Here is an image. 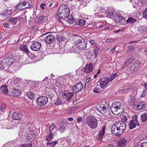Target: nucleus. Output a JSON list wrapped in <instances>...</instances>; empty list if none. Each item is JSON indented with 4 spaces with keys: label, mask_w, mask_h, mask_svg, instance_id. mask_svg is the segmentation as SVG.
<instances>
[{
    "label": "nucleus",
    "mask_w": 147,
    "mask_h": 147,
    "mask_svg": "<svg viewBox=\"0 0 147 147\" xmlns=\"http://www.w3.org/2000/svg\"><path fill=\"white\" fill-rule=\"evenodd\" d=\"M126 127L125 123L122 121L115 122L111 127V131L114 135L118 136L122 135L125 131Z\"/></svg>",
    "instance_id": "nucleus-1"
},
{
    "label": "nucleus",
    "mask_w": 147,
    "mask_h": 147,
    "mask_svg": "<svg viewBox=\"0 0 147 147\" xmlns=\"http://www.w3.org/2000/svg\"><path fill=\"white\" fill-rule=\"evenodd\" d=\"M110 110L111 112L114 115H121L124 111V107L123 105L120 102H115L111 106Z\"/></svg>",
    "instance_id": "nucleus-2"
},
{
    "label": "nucleus",
    "mask_w": 147,
    "mask_h": 147,
    "mask_svg": "<svg viewBox=\"0 0 147 147\" xmlns=\"http://www.w3.org/2000/svg\"><path fill=\"white\" fill-rule=\"evenodd\" d=\"M69 9L66 5H61L58 8V12L57 14L60 16V18H66L69 13Z\"/></svg>",
    "instance_id": "nucleus-3"
},
{
    "label": "nucleus",
    "mask_w": 147,
    "mask_h": 147,
    "mask_svg": "<svg viewBox=\"0 0 147 147\" xmlns=\"http://www.w3.org/2000/svg\"><path fill=\"white\" fill-rule=\"evenodd\" d=\"M86 123L89 127L92 129H95L98 126V120L96 117L89 115L86 119Z\"/></svg>",
    "instance_id": "nucleus-4"
},
{
    "label": "nucleus",
    "mask_w": 147,
    "mask_h": 147,
    "mask_svg": "<svg viewBox=\"0 0 147 147\" xmlns=\"http://www.w3.org/2000/svg\"><path fill=\"white\" fill-rule=\"evenodd\" d=\"M15 61V60L11 57H8L3 59L0 61L1 63V65L2 68L5 70L11 65H12Z\"/></svg>",
    "instance_id": "nucleus-5"
},
{
    "label": "nucleus",
    "mask_w": 147,
    "mask_h": 147,
    "mask_svg": "<svg viewBox=\"0 0 147 147\" xmlns=\"http://www.w3.org/2000/svg\"><path fill=\"white\" fill-rule=\"evenodd\" d=\"M75 45L79 49L85 50L86 48L87 42L83 38L79 37L76 41Z\"/></svg>",
    "instance_id": "nucleus-6"
},
{
    "label": "nucleus",
    "mask_w": 147,
    "mask_h": 147,
    "mask_svg": "<svg viewBox=\"0 0 147 147\" xmlns=\"http://www.w3.org/2000/svg\"><path fill=\"white\" fill-rule=\"evenodd\" d=\"M109 105L108 104L105 103L104 104H101L97 106L96 109L102 114H106L109 111Z\"/></svg>",
    "instance_id": "nucleus-7"
},
{
    "label": "nucleus",
    "mask_w": 147,
    "mask_h": 147,
    "mask_svg": "<svg viewBox=\"0 0 147 147\" xmlns=\"http://www.w3.org/2000/svg\"><path fill=\"white\" fill-rule=\"evenodd\" d=\"M55 125L54 123H52L50 126L49 129V133L48 135L46 136V140L47 141L49 142L51 141L53 138L54 133H55L56 130L55 129Z\"/></svg>",
    "instance_id": "nucleus-8"
},
{
    "label": "nucleus",
    "mask_w": 147,
    "mask_h": 147,
    "mask_svg": "<svg viewBox=\"0 0 147 147\" xmlns=\"http://www.w3.org/2000/svg\"><path fill=\"white\" fill-rule=\"evenodd\" d=\"M37 104L39 106L45 105L48 101V98L45 96H41L37 98L36 100Z\"/></svg>",
    "instance_id": "nucleus-9"
},
{
    "label": "nucleus",
    "mask_w": 147,
    "mask_h": 147,
    "mask_svg": "<svg viewBox=\"0 0 147 147\" xmlns=\"http://www.w3.org/2000/svg\"><path fill=\"white\" fill-rule=\"evenodd\" d=\"M83 87V85L81 82H78L73 86L72 90L75 93H78L82 90Z\"/></svg>",
    "instance_id": "nucleus-10"
},
{
    "label": "nucleus",
    "mask_w": 147,
    "mask_h": 147,
    "mask_svg": "<svg viewBox=\"0 0 147 147\" xmlns=\"http://www.w3.org/2000/svg\"><path fill=\"white\" fill-rule=\"evenodd\" d=\"M109 78L107 77H103L100 79L99 82L101 87L103 88L109 84Z\"/></svg>",
    "instance_id": "nucleus-11"
},
{
    "label": "nucleus",
    "mask_w": 147,
    "mask_h": 147,
    "mask_svg": "<svg viewBox=\"0 0 147 147\" xmlns=\"http://www.w3.org/2000/svg\"><path fill=\"white\" fill-rule=\"evenodd\" d=\"M41 46V44L40 42L37 41L33 43L30 47L31 50L34 51L38 50Z\"/></svg>",
    "instance_id": "nucleus-12"
},
{
    "label": "nucleus",
    "mask_w": 147,
    "mask_h": 147,
    "mask_svg": "<svg viewBox=\"0 0 147 147\" xmlns=\"http://www.w3.org/2000/svg\"><path fill=\"white\" fill-rule=\"evenodd\" d=\"M113 19L115 22L119 23H123L125 21L124 18L118 13L116 14L114 16Z\"/></svg>",
    "instance_id": "nucleus-13"
},
{
    "label": "nucleus",
    "mask_w": 147,
    "mask_h": 147,
    "mask_svg": "<svg viewBox=\"0 0 147 147\" xmlns=\"http://www.w3.org/2000/svg\"><path fill=\"white\" fill-rule=\"evenodd\" d=\"M55 36L52 34H51L45 38V42L48 44H50L53 43L55 40Z\"/></svg>",
    "instance_id": "nucleus-14"
},
{
    "label": "nucleus",
    "mask_w": 147,
    "mask_h": 147,
    "mask_svg": "<svg viewBox=\"0 0 147 147\" xmlns=\"http://www.w3.org/2000/svg\"><path fill=\"white\" fill-rule=\"evenodd\" d=\"M105 126L104 125L101 129L99 131L98 135V139L99 140H101L105 134Z\"/></svg>",
    "instance_id": "nucleus-15"
},
{
    "label": "nucleus",
    "mask_w": 147,
    "mask_h": 147,
    "mask_svg": "<svg viewBox=\"0 0 147 147\" xmlns=\"http://www.w3.org/2000/svg\"><path fill=\"white\" fill-rule=\"evenodd\" d=\"M93 65L91 63L87 64L84 69V71L86 73H89L93 70Z\"/></svg>",
    "instance_id": "nucleus-16"
},
{
    "label": "nucleus",
    "mask_w": 147,
    "mask_h": 147,
    "mask_svg": "<svg viewBox=\"0 0 147 147\" xmlns=\"http://www.w3.org/2000/svg\"><path fill=\"white\" fill-rule=\"evenodd\" d=\"M22 117V115L20 113L14 112L12 115V118L14 120H20Z\"/></svg>",
    "instance_id": "nucleus-17"
},
{
    "label": "nucleus",
    "mask_w": 147,
    "mask_h": 147,
    "mask_svg": "<svg viewBox=\"0 0 147 147\" xmlns=\"http://www.w3.org/2000/svg\"><path fill=\"white\" fill-rule=\"evenodd\" d=\"M127 141L124 138H121L119 141L117 142L118 147H122L125 145Z\"/></svg>",
    "instance_id": "nucleus-18"
},
{
    "label": "nucleus",
    "mask_w": 147,
    "mask_h": 147,
    "mask_svg": "<svg viewBox=\"0 0 147 147\" xmlns=\"http://www.w3.org/2000/svg\"><path fill=\"white\" fill-rule=\"evenodd\" d=\"M33 88H32L31 91L29 92H28L27 94V95L28 98L30 99H33L36 96V91H33L32 92L31 91H33Z\"/></svg>",
    "instance_id": "nucleus-19"
},
{
    "label": "nucleus",
    "mask_w": 147,
    "mask_h": 147,
    "mask_svg": "<svg viewBox=\"0 0 147 147\" xmlns=\"http://www.w3.org/2000/svg\"><path fill=\"white\" fill-rule=\"evenodd\" d=\"M21 92L19 90L14 89L12 91L11 94L13 97H17L20 95Z\"/></svg>",
    "instance_id": "nucleus-20"
},
{
    "label": "nucleus",
    "mask_w": 147,
    "mask_h": 147,
    "mask_svg": "<svg viewBox=\"0 0 147 147\" xmlns=\"http://www.w3.org/2000/svg\"><path fill=\"white\" fill-rule=\"evenodd\" d=\"M140 63L139 61H136L134 62L132 68L134 71H137L140 68Z\"/></svg>",
    "instance_id": "nucleus-21"
},
{
    "label": "nucleus",
    "mask_w": 147,
    "mask_h": 147,
    "mask_svg": "<svg viewBox=\"0 0 147 147\" xmlns=\"http://www.w3.org/2000/svg\"><path fill=\"white\" fill-rule=\"evenodd\" d=\"M36 135L34 134H32L31 132H29L27 136V140L31 141H33L35 139Z\"/></svg>",
    "instance_id": "nucleus-22"
},
{
    "label": "nucleus",
    "mask_w": 147,
    "mask_h": 147,
    "mask_svg": "<svg viewBox=\"0 0 147 147\" xmlns=\"http://www.w3.org/2000/svg\"><path fill=\"white\" fill-rule=\"evenodd\" d=\"M74 93L72 92H68V93H65L64 95L65 96V100H69L73 96Z\"/></svg>",
    "instance_id": "nucleus-23"
},
{
    "label": "nucleus",
    "mask_w": 147,
    "mask_h": 147,
    "mask_svg": "<svg viewBox=\"0 0 147 147\" xmlns=\"http://www.w3.org/2000/svg\"><path fill=\"white\" fill-rule=\"evenodd\" d=\"M136 107L137 110L143 109L146 107V105L143 102H140L137 103Z\"/></svg>",
    "instance_id": "nucleus-24"
},
{
    "label": "nucleus",
    "mask_w": 147,
    "mask_h": 147,
    "mask_svg": "<svg viewBox=\"0 0 147 147\" xmlns=\"http://www.w3.org/2000/svg\"><path fill=\"white\" fill-rule=\"evenodd\" d=\"M66 124L63 122H61L59 125V129L60 133H62L64 132V130L65 129Z\"/></svg>",
    "instance_id": "nucleus-25"
},
{
    "label": "nucleus",
    "mask_w": 147,
    "mask_h": 147,
    "mask_svg": "<svg viewBox=\"0 0 147 147\" xmlns=\"http://www.w3.org/2000/svg\"><path fill=\"white\" fill-rule=\"evenodd\" d=\"M27 46L26 45H22L20 47L19 49L21 50L26 53L28 54L29 53V51L27 49Z\"/></svg>",
    "instance_id": "nucleus-26"
},
{
    "label": "nucleus",
    "mask_w": 147,
    "mask_h": 147,
    "mask_svg": "<svg viewBox=\"0 0 147 147\" xmlns=\"http://www.w3.org/2000/svg\"><path fill=\"white\" fill-rule=\"evenodd\" d=\"M132 59L131 58H128L126 59V61L125 62V63L122 67V69H124V67L125 66H128L129 64H131L132 63Z\"/></svg>",
    "instance_id": "nucleus-27"
},
{
    "label": "nucleus",
    "mask_w": 147,
    "mask_h": 147,
    "mask_svg": "<svg viewBox=\"0 0 147 147\" xmlns=\"http://www.w3.org/2000/svg\"><path fill=\"white\" fill-rule=\"evenodd\" d=\"M0 90L2 91L3 94H7L8 93V90L7 86L6 85L0 87Z\"/></svg>",
    "instance_id": "nucleus-28"
},
{
    "label": "nucleus",
    "mask_w": 147,
    "mask_h": 147,
    "mask_svg": "<svg viewBox=\"0 0 147 147\" xmlns=\"http://www.w3.org/2000/svg\"><path fill=\"white\" fill-rule=\"evenodd\" d=\"M67 18V21L70 24H72L75 21L73 18V17L72 15H70L69 16L68 15Z\"/></svg>",
    "instance_id": "nucleus-29"
},
{
    "label": "nucleus",
    "mask_w": 147,
    "mask_h": 147,
    "mask_svg": "<svg viewBox=\"0 0 147 147\" xmlns=\"http://www.w3.org/2000/svg\"><path fill=\"white\" fill-rule=\"evenodd\" d=\"M137 125V123L130 121L129 123V128L130 129H132L135 127L136 125Z\"/></svg>",
    "instance_id": "nucleus-30"
},
{
    "label": "nucleus",
    "mask_w": 147,
    "mask_h": 147,
    "mask_svg": "<svg viewBox=\"0 0 147 147\" xmlns=\"http://www.w3.org/2000/svg\"><path fill=\"white\" fill-rule=\"evenodd\" d=\"M12 14L11 11V10L7 9L5 11L3 14V15L5 16L7 18H9Z\"/></svg>",
    "instance_id": "nucleus-31"
},
{
    "label": "nucleus",
    "mask_w": 147,
    "mask_h": 147,
    "mask_svg": "<svg viewBox=\"0 0 147 147\" xmlns=\"http://www.w3.org/2000/svg\"><path fill=\"white\" fill-rule=\"evenodd\" d=\"M85 22L83 19H79L77 22H76V24L77 25L80 26H83L85 24Z\"/></svg>",
    "instance_id": "nucleus-32"
},
{
    "label": "nucleus",
    "mask_w": 147,
    "mask_h": 147,
    "mask_svg": "<svg viewBox=\"0 0 147 147\" xmlns=\"http://www.w3.org/2000/svg\"><path fill=\"white\" fill-rule=\"evenodd\" d=\"M137 20L136 19L131 17H130L127 20L126 22L127 23H129L131 24H133Z\"/></svg>",
    "instance_id": "nucleus-33"
},
{
    "label": "nucleus",
    "mask_w": 147,
    "mask_h": 147,
    "mask_svg": "<svg viewBox=\"0 0 147 147\" xmlns=\"http://www.w3.org/2000/svg\"><path fill=\"white\" fill-rule=\"evenodd\" d=\"M57 142V141H53L50 142H48L47 143V145L48 146V147H54Z\"/></svg>",
    "instance_id": "nucleus-34"
},
{
    "label": "nucleus",
    "mask_w": 147,
    "mask_h": 147,
    "mask_svg": "<svg viewBox=\"0 0 147 147\" xmlns=\"http://www.w3.org/2000/svg\"><path fill=\"white\" fill-rule=\"evenodd\" d=\"M141 120L143 122H144L147 120V113L143 114L141 116Z\"/></svg>",
    "instance_id": "nucleus-35"
},
{
    "label": "nucleus",
    "mask_w": 147,
    "mask_h": 147,
    "mask_svg": "<svg viewBox=\"0 0 147 147\" xmlns=\"http://www.w3.org/2000/svg\"><path fill=\"white\" fill-rule=\"evenodd\" d=\"M25 7L23 6L22 3H20L17 5L16 9L17 10L22 11L25 9Z\"/></svg>",
    "instance_id": "nucleus-36"
},
{
    "label": "nucleus",
    "mask_w": 147,
    "mask_h": 147,
    "mask_svg": "<svg viewBox=\"0 0 147 147\" xmlns=\"http://www.w3.org/2000/svg\"><path fill=\"white\" fill-rule=\"evenodd\" d=\"M65 100V98H59L57 100L56 104L58 105L62 104L64 102V101H63V100Z\"/></svg>",
    "instance_id": "nucleus-37"
},
{
    "label": "nucleus",
    "mask_w": 147,
    "mask_h": 147,
    "mask_svg": "<svg viewBox=\"0 0 147 147\" xmlns=\"http://www.w3.org/2000/svg\"><path fill=\"white\" fill-rule=\"evenodd\" d=\"M5 109L4 106L0 105V115L2 114L5 112Z\"/></svg>",
    "instance_id": "nucleus-38"
},
{
    "label": "nucleus",
    "mask_w": 147,
    "mask_h": 147,
    "mask_svg": "<svg viewBox=\"0 0 147 147\" xmlns=\"http://www.w3.org/2000/svg\"><path fill=\"white\" fill-rule=\"evenodd\" d=\"M95 46L96 47V48L95 49L94 51V54L96 56L97 54V52L99 50V45L97 44H96L95 45Z\"/></svg>",
    "instance_id": "nucleus-39"
},
{
    "label": "nucleus",
    "mask_w": 147,
    "mask_h": 147,
    "mask_svg": "<svg viewBox=\"0 0 147 147\" xmlns=\"http://www.w3.org/2000/svg\"><path fill=\"white\" fill-rule=\"evenodd\" d=\"M137 115H135L132 118V120H131L134 122H136L137 123V126H139V124L138 122V120L137 119Z\"/></svg>",
    "instance_id": "nucleus-40"
},
{
    "label": "nucleus",
    "mask_w": 147,
    "mask_h": 147,
    "mask_svg": "<svg viewBox=\"0 0 147 147\" xmlns=\"http://www.w3.org/2000/svg\"><path fill=\"white\" fill-rule=\"evenodd\" d=\"M107 16L113 19L114 16L113 15V13L112 12H108L107 14Z\"/></svg>",
    "instance_id": "nucleus-41"
},
{
    "label": "nucleus",
    "mask_w": 147,
    "mask_h": 147,
    "mask_svg": "<svg viewBox=\"0 0 147 147\" xmlns=\"http://www.w3.org/2000/svg\"><path fill=\"white\" fill-rule=\"evenodd\" d=\"M47 18V17L45 16H41L40 17L38 21L39 22H44L46 20Z\"/></svg>",
    "instance_id": "nucleus-42"
},
{
    "label": "nucleus",
    "mask_w": 147,
    "mask_h": 147,
    "mask_svg": "<svg viewBox=\"0 0 147 147\" xmlns=\"http://www.w3.org/2000/svg\"><path fill=\"white\" fill-rule=\"evenodd\" d=\"M137 147H147V143L143 142L141 143L138 145Z\"/></svg>",
    "instance_id": "nucleus-43"
},
{
    "label": "nucleus",
    "mask_w": 147,
    "mask_h": 147,
    "mask_svg": "<svg viewBox=\"0 0 147 147\" xmlns=\"http://www.w3.org/2000/svg\"><path fill=\"white\" fill-rule=\"evenodd\" d=\"M142 16L144 18L147 20V8L142 13Z\"/></svg>",
    "instance_id": "nucleus-44"
},
{
    "label": "nucleus",
    "mask_w": 147,
    "mask_h": 147,
    "mask_svg": "<svg viewBox=\"0 0 147 147\" xmlns=\"http://www.w3.org/2000/svg\"><path fill=\"white\" fill-rule=\"evenodd\" d=\"M117 76V75L116 73L110 75L109 76V77L110 78V81H112Z\"/></svg>",
    "instance_id": "nucleus-45"
},
{
    "label": "nucleus",
    "mask_w": 147,
    "mask_h": 147,
    "mask_svg": "<svg viewBox=\"0 0 147 147\" xmlns=\"http://www.w3.org/2000/svg\"><path fill=\"white\" fill-rule=\"evenodd\" d=\"M93 54L91 53L90 52H88V53L86 55L87 58L88 59H91L93 57Z\"/></svg>",
    "instance_id": "nucleus-46"
},
{
    "label": "nucleus",
    "mask_w": 147,
    "mask_h": 147,
    "mask_svg": "<svg viewBox=\"0 0 147 147\" xmlns=\"http://www.w3.org/2000/svg\"><path fill=\"white\" fill-rule=\"evenodd\" d=\"M140 1L142 5L146 6L147 5V0H140Z\"/></svg>",
    "instance_id": "nucleus-47"
},
{
    "label": "nucleus",
    "mask_w": 147,
    "mask_h": 147,
    "mask_svg": "<svg viewBox=\"0 0 147 147\" xmlns=\"http://www.w3.org/2000/svg\"><path fill=\"white\" fill-rule=\"evenodd\" d=\"M63 37L62 36L58 35L56 38L58 41L60 42L62 41L63 39Z\"/></svg>",
    "instance_id": "nucleus-48"
},
{
    "label": "nucleus",
    "mask_w": 147,
    "mask_h": 147,
    "mask_svg": "<svg viewBox=\"0 0 147 147\" xmlns=\"http://www.w3.org/2000/svg\"><path fill=\"white\" fill-rule=\"evenodd\" d=\"M100 89L97 87H96L93 90V91L96 93H98L100 91Z\"/></svg>",
    "instance_id": "nucleus-49"
},
{
    "label": "nucleus",
    "mask_w": 147,
    "mask_h": 147,
    "mask_svg": "<svg viewBox=\"0 0 147 147\" xmlns=\"http://www.w3.org/2000/svg\"><path fill=\"white\" fill-rule=\"evenodd\" d=\"M132 90L131 88H128L127 89H123V93H126L128 92L131 91Z\"/></svg>",
    "instance_id": "nucleus-50"
},
{
    "label": "nucleus",
    "mask_w": 147,
    "mask_h": 147,
    "mask_svg": "<svg viewBox=\"0 0 147 147\" xmlns=\"http://www.w3.org/2000/svg\"><path fill=\"white\" fill-rule=\"evenodd\" d=\"M32 144H25L24 145H23L22 147H31Z\"/></svg>",
    "instance_id": "nucleus-51"
},
{
    "label": "nucleus",
    "mask_w": 147,
    "mask_h": 147,
    "mask_svg": "<svg viewBox=\"0 0 147 147\" xmlns=\"http://www.w3.org/2000/svg\"><path fill=\"white\" fill-rule=\"evenodd\" d=\"M132 3L133 4V6L134 8H136L137 6V4L134 0L131 1Z\"/></svg>",
    "instance_id": "nucleus-52"
},
{
    "label": "nucleus",
    "mask_w": 147,
    "mask_h": 147,
    "mask_svg": "<svg viewBox=\"0 0 147 147\" xmlns=\"http://www.w3.org/2000/svg\"><path fill=\"white\" fill-rule=\"evenodd\" d=\"M82 121V118L81 117H80L77 119V122L78 123L81 122Z\"/></svg>",
    "instance_id": "nucleus-53"
},
{
    "label": "nucleus",
    "mask_w": 147,
    "mask_h": 147,
    "mask_svg": "<svg viewBox=\"0 0 147 147\" xmlns=\"http://www.w3.org/2000/svg\"><path fill=\"white\" fill-rule=\"evenodd\" d=\"M15 21L14 19V18H11L9 19L8 20L9 22H12Z\"/></svg>",
    "instance_id": "nucleus-54"
},
{
    "label": "nucleus",
    "mask_w": 147,
    "mask_h": 147,
    "mask_svg": "<svg viewBox=\"0 0 147 147\" xmlns=\"http://www.w3.org/2000/svg\"><path fill=\"white\" fill-rule=\"evenodd\" d=\"M145 95L146 93L145 92V91L144 90L143 91L142 93V95H141V96L142 97H144L145 96Z\"/></svg>",
    "instance_id": "nucleus-55"
},
{
    "label": "nucleus",
    "mask_w": 147,
    "mask_h": 147,
    "mask_svg": "<svg viewBox=\"0 0 147 147\" xmlns=\"http://www.w3.org/2000/svg\"><path fill=\"white\" fill-rule=\"evenodd\" d=\"M115 47H113L111 50V52L112 53V54H113L114 53V51H115Z\"/></svg>",
    "instance_id": "nucleus-56"
},
{
    "label": "nucleus",
    "mask_w": 147,
    "mask_h": 147,
    "mask_svg": "<svg viewBox=\"0 0 147 147\" xmlns=\"http://www.w3.org/2000/svg\"><path fill=\"white\" fill-rule=\"evenodd\" d=\"M46 5V4L45 3L41 4L40 5V7L42 8V9H45L44 6Z\"/></svg>",
    "instance_id": "nucleus-57"
},
{
    "label": "nucleus",
    "mask_w": 147,
    "mask_h": 147,
    "mask_svg": "<svg viewBox=\"0 0 147 147\" xmlns=\"http://www.w3.org/2000/svg\"><path fill=\"white\" fill-rule=\"evenodd\" d=\"M128 49H132V51H133L134 50H135V49L134 48V47L133 46H132V45L129 46L128 47Z\"/></svg>",
    "instance_id": "nucleus-58"
},
{
    "label": "nucleus",
    "mask_w": 147,
    "mask_h": 147,
    "mask_svg": "<svg viewBox=\"0 0 147 147\" xmlns=\"http://www.w3.org/2000/svg\"><path fill=\"white\" fill-rule=\"evenodd\" d=\"M28 6H27L26 7H25V8H29L31 7V5L30 3H29L28 2Z\"/></svg>",
    "instance_id": "nucleus-59"
},
{
    "label": "nucleus",
    "mask_w": 147,
    "mask_h": 147,
    "mask_svg": "<svg viewBox=\"0 0 147 147\" xmlns=\"http://www.w3.org/2000/svg\"><path fill=\"white\" fill-rule=\"evenodd\" d=\"M22 3V5L24 7V6H25L28 3L27 2L25 1L24 2H22L21 3Z\"/></svg>",
    "instance_id": "nucleus-60"
},
{
    "label": "nucleus",
    "mask_w": 147,
    "mask_h": 147,
    "mask_svg": "<svg viewBox=\"0 0 147 147\" xmlns=\"http://www.w3.org/2000/svg\"><path fill=\"white\" fill-rule=\"evenodd\" d=\"M59 16V19H58V21L60 22H62V21L64 18H60V16Z\"/></svg>",
    "instance_id": "nucleus-61"
},
{
    "label": "nucleus",
    "mask_w": 147,
    "mask_h": 147,
    "mask_svg": "<svg viewBox=\"0 0 147 147\" xmlns=\"http://www.w3.org/2000/svg\"><path fill=\"white\" fill-rule=\"evenodd\" d=\"M89 42L92 45H94L95 43L94 41L92 40H90Z\"/></svg>",
    "instance_id": "nucleus-62"
},
{
    "label": "nucleus",
    "mask_w": 147,
    "mask_h": 147,
    "mask_svg": "<svg viewBox=\"0 0 147 147\" xmlns=\"http://www.w3.org/2000/svg\"><path fill=\"white\" fill-rule=\"evenodd\" d=\"M138 40H136V41H131V42H129V44H132L134 43H137L138 42Z\"/></svg>",
    "instance_id": "nucleus-63"
},
{
    "label": "nucleus",
    "mask_w": 147,
    "mask_h": 147,
    "mask_svg": "<svg viewBox=\"0 0 147 147\" xmlns=\"http://www.w3.org/2000/svg\"><path fill=\"white\" fill-rule=\"evenodd\" d=\"M3 26L5 27H8L9 26V24L8 23H6L3 24Z\"/></svg>",
    "instance_id": "nucleus-64"
}]
</instances>
